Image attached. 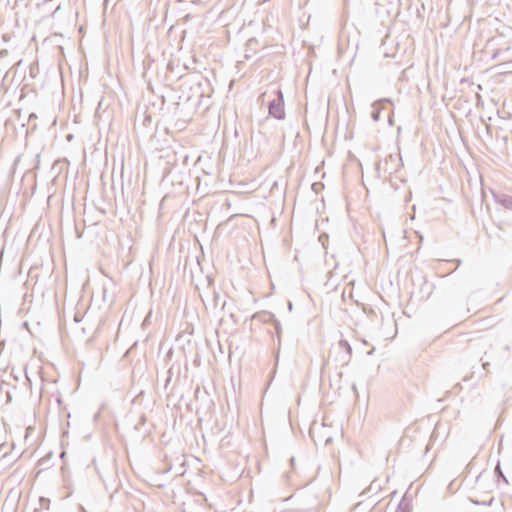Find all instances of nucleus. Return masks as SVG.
Segmentation results:
<instances>
[{
    "label": "nucleus",
    "mask_w": 512,
    "mask_h": 512,
    "mask_svg": "<svg viewBox=\"0 0 512 512\" xmlns=\"http://www.w3.org/2000/svg\"><path fill=\"white\" fill-rule=\"evenodd\" d=\"M309 497L312 499V504L309 508L306 509L307 511L313 510L318 505L316 499L313 496H309Z\"/></svg>",
    "instance_id": "nucleus-16"
},
{
    "label": "nucleus",
    "mask_w": 512,
    "mask_h": 512,
    "mask_svg": "<svg viewBox=\"0 0 512 512\" xmlns=\"http://www.w3.org/2000/svg\"><path fill=\"white\" fill-rule=\"evenodd\" d=\"M225 305H226V301L223 302L222 306H221V309L223 310L225 308Z\"/></svg>",
    "instance_id": "nucleus-24"
},
{
    "label": "nucleus",
    "mask_w": 512,
    "mask_h": 512,
    "mask_svg": "<svg viewBox=\"0 0 512 512\" xmlns=\"http://www.w3.org/2000/svg\"><path fill=\"white\" fill-rule=\"evenodd\" d=\"M263 322L270 323L274 327L275 332L280 339L282 327L280 321L275 317V315L273 313H266L264 315Z\"/></svg>",
    "instance_id": "nucleus-6"
},
{
    "label": "nucleus",
    "mask_w": 512,
    "mask_h": 512,
    "mask_svg": "<svg viewBox=\"0 0 512 512\" xmlns=\"http://www.w3.org/2000/svg\"><path fill=\"white\" fill-rule=\"evenodd\" d=\"M266 96H267V92L263 93V94L261 95V98L264 100V98H265Z\"/></svg>",
    "instance_id": "nucleus-23"
},
{
    "label": "nucleus",
    "mask_w": 512,
    "mask_h": 512,
    "mask_svg": "<svg viewBox=\"0 0 512 512\" xmlns=\"http://www.w3.org/2000/svg\"><path fill=\"white\" fill-rule=\"evenodd\" d=\"M374 349L368 352V355H371L373 353Z\"/></svg>",
    "instance_id": "nucleus-27"
},
{
    "label": "nucleus",
    "mask_w": 512,
    "mask_h": 512,
    "mask_svg": "<svg viewBox=\"0 0 512 512\" xmlns=\"http://www.w3.org/2000/svg\"><path fill=\"white\" fill-rule=\"evenodd\" d=\"M391 104H392V102L388 98H382V99L376 100L372 104L371 118L373 119V121H375V122L379 121L381 118V112L383 110H386L388 108V106Z\"/></svg>",
    "instance_id": "nucleus-4"
},
{
    "label": "nucleus",
    "mask_w": 512,
    "mask_h": 512,
    "mask_svg": "<svg viewBox=\"0 0 512 512\" xmlns=\"http://www.w3.org/2000/svg\"><path fill=\"white\" fill-rule=\"evenodd\" d=\"M176 373L177 375V378L179 377L180 375V365H175V364H172V366L169 368V370L167 371V377H166V380H165V389L168 388L169 384L171 383L172 381V377L173 375Z\"/></svg>",
    "instance_id": "nucleus-9"
},
{
    "label": "nucleus",
    "mask_w": 512,
    "mask_h": 512,
    "mask_svg": "<svg viewBox=\"0 0 512 512\" xmlns=\"http://www.w3.org/2000/svg\"><path fill=\"white\" fill-rule=\"evenodd\" d=\"M494 474L498 482L502 480L505 484H508V480L501 469L499 461L497 462V465L494 468Z\"/></svg>",
    "instance_id": "nucleus-11"
},
{
    "label": "nucleus",
    "mask_w": 512,
    "mask_h": 512,
    "mask_svg": "<svg viewBox=\"0 0 512 512\" xmlns=\"http://www.w3.org/2000/svg\"><path fill=\"white\" fill-rule=\"evenodd\" d=\"M274 98L268 101V115L276 120L285 119V102L281 89L273 90Z\"/></svg>",
    "instance_id": "nucleus-1"
},
{
    "label": "nucleus",
    "mask_w": 512,
    "mask_h": 512,
    "mask_svg": "<svg viewBox=\"0 0 512 512\" xmlns=\"http://www.w3.org/2000/svg\"><path fill=\"white\" fill-rule=\"evenodd\" d=\"M290 462H291V464L294 463V458L293 457L290 459Z\"/></svg>",
    "instance_id": "nucleus-30"
},
{
    "label": "nucleus",
    "mask_w": 512,
    "mask_h": 512,
    "mask_svg": "<svg viewBox=\"0 0 512 512\" xmlns=\"http://www.w3.org/2000/svg\"><path fill=\"white\" fill-rule=\"evenodd\" d=\"M470 500L472 503L477 504V505L491 506L495 499H494V497H491L489 500H483V501L474 500V499H470Z\"/></svg>",
    "instance_id": "nucleus-13"
},
{
    "label": "nucleus",
    "mask_w": 512,
    "mask_h": 512,
    "mask_svg": "<svg viewBox=\"0 0 512 512\" xmlns=\"http://www.w3.org/2000/svg\"><path fill=\"white\" fill-rule=\"evenodd\" d=\"M64 455H65V452H64V451H63V452H61L60 456H61V457H64Z\"/></svg>",
    "instance_id": "nucleus-29"
},
{
    "label": "nucleus",
    "mask_w": 512,
    "mask_h": 512,
    "mask_svg": "<svg viewBox=\"0 0 512 512\" xmlns=\"http://www.w3.org/2000/svg\"><path fill=\"white\" fill-rule=\"evenodd\" d=\"M37 118V115L35 113H31L29 115V121H31L32 119H36Z\"/></svg>",
    "instance_id": "nucleus-21"
},
{
    "label": "nucleus",
    "mask_w": 512,
    "mask_h": 512,
    "mask_svg": "<svg viewBox=\"0 0 512 512\" xmlns=\"http://www.w3.org/2000/svg\"><path fill=\"white\" fill-rule=\"evenodd\" d=\"M388 124H389L390 126H393V124H394V120H393V110H392V109H390V110H389V113H388Z\"/></svg>",
    "instance_id": "nucleus-15"
},
{
    "label": "nucleus",
    "mask_w": 512,
    "mask_h": 512,
    "mask_svg": "<svg viewBox=\"0 0 512 512\" xmlns=\"http://www.w3.org/2000/svg\"><path fill=\"white\" fill-rule=\"evenodd\" d=\"M493 512H500V511H499V510H495V511H493Z\"/></svg>",
    "instance_id": "nucleus-31"
},
{
    "label": "nucleus",
    "mask_w": 512,
    "mask_h": 512,
    "mask_svg": "<svg viewBox=\"0 0 512 512\" xmlns=\"http://www.w3.org/2000/svg\"><path fill=\"white\" fill-rule=\"evenodd\" d=\"M474 463H475V458H473L466 466L465 470L467 473H470L471 470H473V466H474Z\"/></svg>",
    "instance_id": "nucleus-14"
},
{
    "label": "nucleus",
    "mask_w": 512,
    "mask_h": 512,
    "mask_svg": "<svg viewBox=\"0 0 512 512\" xmlns=\"http://www.w3.org/2000/svg\"><path fill=\"white\" fill-rule=\"evenodd\" d=\"M396 512H411L409 502H405L403 498L398 504Z\"/></svg>",
    "instance_id": "nucleus-12"
},
{
    "label": "nucleus",
    "mask_w": 512,
    "mask_h": 512,
    "mask_svg": "<svg viewBox=\"0 0 512 512\" xmlns=\"http://www.w3.org/2000/svg\"><path fill=\"white\" fill-rule=\"evenodd\" d=\"M98 475L107 491L111 490L113 492H117L120 486V481L117 479L116 466L114 462L110 464L109 470L100 471L98 469Z\"/></svg>",
    "instance_id": "nucleus-3"
},
{
    "label": "nucleus",
    "mask_w": 512,
    "mask_h": 512,
    "mask_svg": "<svg viewBox=\"0 0 512 512\" xmlns=\"http://www.w3.org/2000/svg\"><path fill=\"white\" fill-rule=\"evenodd\" d=\"M490 366V363L488 361L482 362V368L483 370L487 371L488 367Z\"/></svg>",
    "instance_id": "nucleus-17"
},
{
    "label": "nucleus",
    "mask_w": 512,
    "mask_h": 512,
    "mask_svg": "<svg viewBox=\"0 0 512 512\" xmlns=\"http://www.w3.org/2000/svg\"><path fill=\"white\" fill-rule=\"evenodd\" d=\"M167 68L168 70L173 71V63L169 62Z\"/></svg>",
    "instance_id": "nucleus-22"
},
{
    "label": "nucleus",
    "mask_w": 512,
    "mask_h": 512,
    "mask_svg": "<svg viewBox=\"0 0 512 512\" xmlns=\"http://www.w3.org/2000/svg\"><path fill=\"white\" fill-rule=\"evenodd\" d=\"M500 53H502V50H500V49L496 50V51L493 53L492 58H493V59H495L496 57H498V55H499Z\"/></svg>",
    "instance_id": "nucleus-18"
},
{
    "label": "nucleus",
    "mask_w": 512,
    "mask_h": 512,
    "mask_svg": "<svg viewBox=\"0 0 512 512\" xmlns=\"http://www.w3.org/2000/svg\"><path fill=\"white\" fill-rule=\"evenodd\" d=\"M338 344L341 349L345 350V352L348 356L347 361H349V359L352 355V347H351L350 343L346 339H340Z\"/></svg>",
    "instance_id": "nucleus-10"
},
{
    "label": "nucleus",
    "mask_w": 512,
    "mask_h": 512,
    "mask_svg": "<svg viewBox=\"0 0 512 512\" xmlns=\"http://www.w3.org/2000/svg\"><path fill=\"white\" fill-rule=\"evenodd\" d=\"M258 40L256 38H250L246 43L245 59H250L252 55L257 52Z\"/></svg>",
    "instance_id": "nucleus-7"
},
{
    "label": "nucleus",
    "mask_w": 512,
    "mask_h": 512,
    "mask_svg": "<svg viewBox=\"0 0 512 512\" xmlns=\"http://www.w3.org/2000/svg\"><path fill=\"white\" fill-rule=\"evenodd\" d=\"M492 195L495 203L501 205L505 209L512 210V196L508 195L504 192H495L492 191Z\"/></svg>",
    "instance_id": "nucleus-5"
},
{
    "label": "nucleus",
    "mask_w": 512,
    "mask_h": 512,
    "mask_svg": "<svg viewBox=\"0 0 512 512\" xmlns=\"http://www.w3.org/2000/svg\"><path fill=\"white\" fill-rule=\"evenodd\" d=\"M4 385H7V384L5 382H2L1 389L3 388Z\"/></svg>",
    "instance_id": "nucleus-28"
},
{
    "label": "nucleus",
    "mask_w": 512,
    "mask_h": 512,
    "mask_svg": "<svg viewBox=\"0 0 512 512\" xmlns=\"http://www.w3.org/2000/svg\"><path fill=\"white\" fill-rule=\"evenodd\" d=\"M52 456L53 453L49 452L38 461L37 466L40 467L39 471L37 472L38 474L52 466L50 463Z\"/></svg>",
    "instance_id": "nucleus-8"
},
{
    "label": "nucleus",
    "mask_w": 512,
    "mask_h": 512,
    "mask_svg": "<svg viewBox=\"0 0 512 512\" xmlns=\"http://www.w3.org/2000/svg\"><path fill=\"white\" fill-rule=\"evenodd\" d=\"M330 441H331V437H328V438L326 439L325 443L327 444V443H329Z\"/></svg>",
    "instance_id": "nucleus-25"
},
{
    "label": "nucleus",
    "mask_w": 512,
    "mask_h": 512,
    "mask_svg": "<svg viewBox=\"0 0 512 512\" xmlns=\"http://www.w3.org/2000/svg\"><path fill=\"white\" fill-rule=\"evenodd\" d=\"M194 364L197 365V366L200 365V359H199V355L198 354H196V357L194 359Z\"/></svg>",
    "instance_id": "nucleus-19"
},
{
    "label": "nucleus",
    "mask_w": 512,
    "mask_h": 512,
    "mask_svg": "<svg viewBox=\"0 0 512 512\" xmlns=\"http://www.w3.org/2000/svg\"><path fill=\"white\" fill-rule=\"evenodd\" d=\"M6 396H7V400H6V402H7V403L11 402V400H12V396H11V394H10V392H9V391H6Z\"/></svg>",
    "instance_id": "nucleus-20"
},
{
    "label": "nucleus",
    "mask_w": 512,
    "mask_h": 512,
    "mask_svg": "<svg viewBox=\"0 0 512 512\" xmlns=\"http://www.w3.org/2000/svg\"><path fill=\"white\" fill-rule=\"evenodd\" d=\"M205 281L207 289L204 292H199V297L206 309L215 310L219 305L221 296L213 287L214 280L211 276H206Z\"/></svg>",
    "instance_id": "nucleus-2"
},
{
    "label": "nucleus",
    "mask_w": 512,
    "mask_h": 512,
    "mask_svg": "<svg viewBox=\"0 0 512 512\" xmlns=\"http://www.w3.org/2000/svg\"><path fill=\"white\" fill-rule=\"evenodd\" d=\"M288 308H289V309H291V308H292V303H291V302H289V303H288Z\"/></svg>",
    "instance_id": "nucleus-26"
}]
</instances>
